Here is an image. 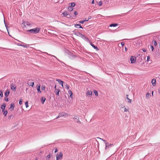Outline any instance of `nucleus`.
<instances>
[{
	"mask_svg": "<svg viewBox=\"0 0 160 160\" xmlns=\"http://www.w3.org/2000/svg\"><path fill=\"white\" fill-rule=\"evenodd\" d=\"M22 24L24 25L23 27V29L27 31V30H28L27 29L28 28H30L31 27L32 25L30 22H24L22 23Z\"/></svg>",
	"mask_w": 160,
	"mask_h": 160,
	"instance_id": "f257e3e1",
	"label": "nucleus"
},
{
	"mask_svg": "<svg viewBox=\"0 0 160 160\" xmlns=\"http://www.w3.org/2000/svg\"><path fill=\"white\" fill-rule=\"evenodd\" d=\"M40 30V28H36L33 29L28 30H27V31L31 33L37 34L39 32Z\"/></svg>",
	"mask_w": 160,
	"mask_h": 160,
	"instance_id": "f03ea898",
	"label": "nucleus"
},
{
	"mask_svg": "<svg viewBox=\"0 0 160 160\" xmlns=\"http://www.w3.org/2000/svg\"><path fill=\"white\" fill-rule=\"evenodd\" d=\"M63 154L62 152H60L59 155H56V160H59L62 158Z\"/></svg>",
	"mask_w": 160,
	"mask_h": 160,
	"instance_id": "7ed1b4c3",
	"label": "nucleus"
},
{
	"mask_svg": "<svg viewBox=\"0 0 160 160\" xmlns=\"http://www.w3.org/2000/svg\"><path fill=\"white\" fill-rule=\"evenodd\" d=\"M105 149L106 150L108 149L109 148L112 147L113 146L112 144H108V142H105Z\"/></svg>",
	"mask_w": 160,
	"mask_h": 160,
	"instance_id": "20e7f679",
	"label": "nucleus"
},
{
	"mask_svg": "<svg viewBox=\"0 0 160 160\" xmlns=\"http://www.w3.org/2000/svg\"><path fill=\"white\" fill-rule=\"evenodd\" d=\"M73 120L74 121L76 122L77 123H81V122H80L79 120V117H78L77 116H75L73 118Z\"/></svg>",
	"mask_w": 160,
	"mask_h": 160,
	"instance_id": "39448f33",
	"label": "nucleus"
},
{
	"mask_svg": "<svg viewBox=\"0 0 160 160\" xmlns=\"http://www.w3.org/2000/svg\"><path fill=\"white\" fill-rule=\"evenodd\" d=\"M11 88L13 91L15 92L16 90V87L13 84H12L10 85Z\"/></svg>",
	"mask_w": 160,
	"mask_h": 160,
	"instance_id": "423d86ee",
	"label": "nucleus"
},
{
	"mask_svg": "<svg viewBox=\"0 0 160 160\" xmlns=\"http://www.w3.org/2000/svg\"><path fill=\"white\" fill-rule=\"evenodd\" d=\"M17 45L18 46H21L23 47L24 48H27L29 47V45L28 44H25L24 43H22V44H21L19 43H17Z\"/></svg>",
	"mask_w": 160,
	"mask_h": 160,
	"instance_id": "0eeeda50",
	"label": "nucleus"
},
{
	"mask_svg": "<svg viewBox=\"0 0 160 160\" xmlns=\"http://www.w3.org/2000/svg\"><path fill=\"white\" fill-rule=\"evenodd\" d=\"M130 60L132 63H134L136 61V58L132 56L130 58Z\"/></svg>",
	"mask_w": 160,
	"mask_h": 160,
	"instance_id": "6e6552de",
	"label": "nucleus"
},
{
	"mask_svg": "<svg viewBox=\"0 0 160 160\" xmlns=\"http://www.w3.org/2000/svg\"><path fill=\"white\" fill-rule=\"evenodd\" d=\"M60 90L59 89H56L54 91V92L56 94L57 96H58L59 95Z\"/></svg>",
	"mask_w": 160,
	"mask_h": 160,
	"instance_id": "1a4fd4ad",
	"label": "nucleus"
},
{
	"mask_svg": "<svg viewBox=\"0 0 160 160\" xmlns=\"http://www.w3.org/2000/svg\"><path fill=\"white\" fill-rule=\"evenodd\" d=\"M56 80L57 81H58V83H59V84H60V85H62V87L63 88V82L60 79H57Z\"/></svg>",
	"mask_w": 160,
	"mask_h": 160,
	"instance_id": "9d476101",
	"label": "nucleus"
},
{
	"mask_svg": "<svg viewBox=\"0 0 160 160\" xmlns=\"http://www.w3.org/2000/svg\"><path fill=\"white\" fill-rule=\"evenodd\" d=\"M60 113V116H61V117H66L68 116V115L67 113H65L64 112H62L61 113Z\"/></svg>",
	"mask_w": 160,
	"mask_h": 160,
	"instance_id": "9b49d317",
	"label": "nucleus"
},
{
	"mask_svg": "<svg viewBox=\"0 0 160 160\" xmlns=\"http://www.w3.org/2000/svg\"><path fill=\"white\" fill-rule=\"evenodd\" d=\"M10 93V90L8 89L6 91V92L5 93V96L6 97H8Z\"/></svg>",
	"mask_w": 160,
	"mask_h": 160,
	"instance_id": "f8f14e48",
	"label": "nucleus"
},
{
	"mask_svg": "<svg viewBox=\"0 0 160 160\" xmlns=\"http://www.w3.org/2000/svg\"><path fill=\"white\" fill-rule=\"evenodd\" d=\"M30 80H28V85L29 86H31L32 87H33V86L34 85V82H29V81Z\"/></svg>",
	"mask_w": 160,
	"mask_h": 160,
	"instance_id": "ddd939ff",
	"label": "nucleus"
},
{
	"mask_svg": "<svg viewBox=\"0 0 160 160\" xmlns=\"http://www.w3.org/2000/svg\"><path fill=\"white\" fill-rule=\"evenodd\" d=\"M6 104L5 103H3L1 107V108L2 110V112L4 111L5 108L6 107Z\"/></svg>",
	"mask_w": 160,
	"mask_h": 160,
	"instance_id": "4468645a",
	"label": "nucleus"
},
{
	"mask_svg": "<svg viewBox=\"0 0 160 160\" xmlns=\"http://www.w3.org/2000/svg\"><path fill=\"white\" fill-rule=\"evenodd\" d=\"M75 27L78 28H83L81 26L80 24H76L75 25Z\"/></svg>",
	"mask_w": 160,
	"mask_h": 160,
	"instance_id": "2eb2a0df",
	"label": "nucleus"
},
{
	"mask_svg": "<svg viewBox=\"0 0 160 160\" xmlns=\"http://www.w3.org/2000/svg\"><path fill=\"white\" fill-rule=\"evenodd\" d=\"M152 85L153 86H154L156 85V79H153L152 80Z\"/></svg>",
	"mask_w": 160,
	"mask_h": 160,
	"instance_id": "dca6fc26",
	"label": "nucleus"
},
{
	"mask_svg": "<svg viewBox=\"0 0 160 160\" xmlns=\"http://www.w3.org/2000/svg\"><path fill=\"white\" fill-rule=\"evenodd\" d=\"M63 17H67L68 15V13L67 11H64L62 13Z\"/></svg>",
	"mask_w": 160,
	"mask_h": 160,
	"instance_id": "f3484780",
	"label": "nucleus"
},
{
	"mask_svg": "<svg viewBox=\"0 0 160 160\" xmlns=\"http://www.w3.org/2000/svg\"><path fill=\"white\" fill-rule=\"evenodd\" d=\"M14 103H12L11 104V106L10 107V109L11 110V111H12L14 110Z\"/></svg>",
	"mask_w": 160,
	"mask_h": 160,
	"instance_id": "a211bd4d",
	"label": "nucleus"
},
{
	"mask_svg": "<svg viewBox=\"0 0 160 160\" xmlns=\"http://www.w3.org/2000/svg\"><path fill=\"white\" fill-rule=\"evenodd\" d=\"M78 34H79L78 35L80 37H82L83 39L86 38V37H85V36L84 35H82V34L80 33H79Z\"/></svg>",
	"mask_w": 160,
	"mask_h": 160,
	"instance_id": "6ab92c4d",
	"label": "nucleus"
},
{
	"mask_svg": "<svg viewBox=\"0 0 160 160\" xmlns=\"http://www.w3.org/2000/svg\"><path fill=\"white\" fill-rule=\"evenodd\" d=\"M90 44L91 45V46H92V47H93V48H94L96 49L97 50H99V49L98 48V47L97 46H96L94 45H93L92 42H90Z\"/></svg>",
	"mask_w": 160,
	"mask_h": 160,
	"instance_id": "aec40b11",
	"label": "nucleus"
},
{
	"mask_svg": "<svg viewBox=\"0 0 160 160\" xmlns=\"http://www.w3.org/2000/svg\"><path fill=\"white\" fill-rule=\"evenodd\" d=\"M68 93L70 95V97H71V98H72L73 93L71 91V90H69L68 91Z\"/></svg>",
	"mask_w": 160,
	"mask_h": 160,
	"instance_id": "412c9836",
	"label": "nucleus"
},
{
	"mask_svg": "<svg viewBox=\"0 0 160 160\" xmlns=\"http://www.w3.org/2000/svg\"><path fill=\"white\" fill-rule=\"evenodd\" d=\"M42 102V104H44V102L46 100V98H44L43 97H42L41 98Z\"/></svg>",
	"mask_w": 160,
	"mask_h": 160,
	"instance_id": "4be33fe9",
	"label": "nucleus"
},
{
	"mask_svg": "<svg viewBox=\"0 0 160 160\" xmlns=\"http://www.w3.org/2000/svg\"><path fill=\"white\" fill-rule=\"evenodd\" d=\"M118 25V24L117 23H113L111 24L109 26L110 27H115L117 26Z\"/></svg>",
	"mask_w": 160,
	"mask_h": 160,
	"instance_id": "5701e85b",
	"label": "nucleus"
},
{
	"mask_svg": "<svg viewBox=\"0 0 160 160\" xmlns=\"http://www.w3.org/2000/svg\"><path fill=\"white\" fill-rule=\"evenodd\" d=\"M92 92L91 91L88 90L87 91V95H92Z\"/></svg>",
	"mask_w": 160,
	"mask_h": 160,
	"instance_id": "b1692460",
	"label": "nucleus"
},
{
	"mask_svg": "<svg viewBox=\"0 0 160 160\" xmlns=\"http://www.w3.org/2000/svg\"><path fill=\"white\" fill-rule=\"evenodd\" d=\"M75 5V4L74 2H72V3H70V4H69V6L70 7H74Z\"/></svg>",
	"mask_w": 160,
	"mask_h": 160,
	"instance_id": "393cba45",
	"label": "nucleus"
},
{
	"mask_svg": "<svg viewBox=\"0 0 160 160\" xmlns=\"http://www.w3.org/2000/svg\"><path fill=\"white\" fill-rule=\"evenodd\" d=\"M37 91L38 92L40 93L41 92V91L40 90V86L39 85L38 86L37 88Z\"/></svg>",
	"mask_w": 160,
	"mask_h": 160,
	"instance_id": "a878e982",
	"label": "nucleus"
},
{
	"mask_svg": "<svg viewBox=\"0 0 160 160\" xmlns=\"http://www.w3.org/2000/svg\"><path fill=\"white\" fill-rule=\"evenodd\" d=\"M151 97V95L149 93H147L146 95V98H149Z\"/></svg>",
	"mask_w": 160,
	"mask_h": 160,
	"instance_id": "bb28decb",
	"label": "nucleus"
},
{
	"mask_svg": "<svg viewBox=\"0 0 160 160\" xmlns=\"http://www.w3.org/2000/svg\"><path fill=\"white\" fill-rule=\"evenodd\" d=\"M3 112V115L5 116H6L7 114L8 113V111L7 110L4 111H2Z\"/></svg>",
	"mask_w": 160,
	"mask_h": 160,
	"instance_id": "cd10ccee",
	"label": "nucleus"
},
{
	"mask_svg": "<svg viewBox=\"0 0 160 160\" xmlns=\"http://www.w3.org/2000/svg\"><path fill=\"white\" fill-rule=\"evenodd\" d=\"M93 93H94L95 94V95L96 96H98V92L96 91V90H94L93 91Z\"/></svg>",
	"mask_w": 160,
	"mask_h": 160,
	"instance_id": "c85d7f7f",
	"label": "nucleus"
},
{
	"mask_svg": "<svg viewBox=\"0 0 160 160\" xmlns=\"http://www.w3.org/2000/svg\"><path fill=\"white\" fill-rule=\"evenodd\" d=\"M128 95H126V96H127V99L128 100V102L129 103H131V100L130 99H129L128 97Z\"/></svg>",
	"mask_w": 160,
	"mask_h": 160,
	"instance_id": "c756f323",
	"label": "nucleus"
},
{
	"mask_svg": "<svg viewBox=\"0 0 160 160\" xmlns=\"http://www.w3.org/2000/svg\"><path fill=\"white\" fill-rule=\"evenodd\" d=\"M25 105L26 106V108H27L28 107V102L26 101L25 102Z\"/></svg>",
	"mask_w": 160,
	"mask_h": 160,
	"instance_id": "7c9ffc66",
	"label": "nucleus"
},
{
	"mask_svg": "<svg viewBox=\"0 0 160 160\" xmlns=\"http://www.w3.org/2000/svg\"><path fill=\"white\" fill-rule=\"evenodd\" d=\"M68 9L70 11H72L73 10V8L72 7H70L69 6V7L68 8Z\"/></svg>",
	"mask_w": 160,
	"mask_h": 160,
	"instance_id": "2f4dec72",
	"label": "nucleus"
},
{
	"mask_svg": "<svg viewBox=\"0 0 160 160\" xmlns=\"http://www.w3.org/2000/svg\"><path fill=\"white\" fill-rule=\"evenodd\" d=\"M45 86L42 85L41 87V89L42 90H45Z\"/></svg>",
	"mask_w": 160,
	"mask_h": 160,
	"instance_id": "473e14b6",
	"label": "nucleus"
},
{
	"mask_svg": "<svg viewBox=\"0 0 160 160\" xmlns=\"http://www.w3.org/2000/svg\"><path fill=\"white\" fill-rule=\"evenodd\" d=\"M65 86L66 87V88L68 89L69 88V86L67 84H66L65 85Z\"/></svg>",
	"mask_w": 160,
	"mask_h": 160,
	"instance_id": "72a5a7b5",
	"label": "nucleus"
},
{
	"mask_svg": "<svg viewBox=\"0 0 160 160\" xmlns=\"http://www.w3.org/2000/svg\"><path fill=\"white\" fill-rule=\"evenodd\" d=\"M51 158V155L49 154V155H48L47 157H46V159H49L50 158Z\"/></svg>",
	"mask_w": 160,
	"mask_h": 160,
	"instance_id": "f704fd0d",
	"label": "nucleus"
},
{
	"mask_svg": "<svg viewBox=\"0 0 160 160\" xmlns=\"http://www.w3.org/2000/svg\"><path fill=\"white\" fill-rule=\"evenodd\" d=\"M128 111V108L127 109L126 108H125L124 109V112H127Z\"/></svg>",
	"mask_w": 160,
	"mask_h": 160,
	"instance_id": "c9c22d12",
	"label": "nucleus"
},
{
	"mask_svg": "<svg viewBox=\"0 0 160 160\" xmlns=\"http://www.w3.org/2000/svg\"><path fill=\"white\" fill-rule=\"evenodd\" d=\"M98 5H99V6H101L102 4V2L101 1H99L98 3Z\"/></svg>",
	"mask_w": 160,
	"mask_h": 160,
	"instance_id": "e433bc0d",
	"label": "nucleus"
},
{
	"mask_svg": "<svg viewBox=\"0 0 160 160\" xmlns=\"http://www.w3.org/2000/svg\"><path fill=\"white\" fill-rule=\"evenodd\" d=\"M0 96L2 97L3 96V93L2 92V91H0Z\"/></svg>",
	"mask_w": 160,
	"mask_h": 160,
	"instance_id": "4c0bfd02",
	"label": "nucleus"
},
{
	"mask_svg": "<svg viewBox=\"0 0 160 160\" xmlns=\"http://www.w3.org/2000/svg\"><path fill=\"white\" fill-rule=\"evenodd\" d=\"M19 104L20 105H21L22 104V99H21L19 102Z\"/></svg>",
	"mask_w": 160,
	"mask_h": 160,
	"instance_id": "58836bf2",
	"label": "nucleus"
},
{
	"mask_svg": "<svg viewBox=\"0 0 160 160\" xmlns=\"http://www.w3.org/2000/svg\"><path fill=\"white\" fill-rule=\"evenodd\" d=\"M150 48H151L152 49V51H153V50L154 49V47L152 45H151L150 46Z\"/></svg>",
	"mask_w": 160,
	"mask_h": 160,
	"instance_id": "ea45409f",
	"label": "nucleus"
},
{
	"mask_svg": "<svg viewBox=\"0 0 160 160\" xmlns=\"http://www.w3.org/2000/svg\"><path fill=\"white\" fill-rule=\"evenodd\" d=\"M153 44L155 46H156L157 45V43L156 41H154L153 42Z\"/></svg>",
	"mask_w": 160,
	"mask_h": 160,
	"instance_id": "a19ab883",
	"label": "nucleus"
},
{
	"mask_svg": "<svg viewBox=\"0 0 160 160\" xmlns=\"http://www.w3.org/2000/svg\"><path fill=\"white\" fill-rule=\"evenodd\" d=\"M79 22L80 23H83L84 22V20H81V21H80Z\"/></svg>",
	"mask_w": 160,
	"mask_h": 160,
	"instance_id": "79ce46f5",
	"label": "nucleus"
},
{
	"mask_svg": "<svg viewBox=\"0 0 160 160\" xmlns=\"http://www.w3.org/2000/svg\"><path fill=\"white\" fill-rule=\"evenodd\" d=\"M150 58L149 56H147V61H149Z\"/></svg>",
	"mask_w": 160,
	"mask_h": 160,
	"instance_id": "37998d69",
	"label": "nucleus"
},
{
	"mask_svg": "<svg viewBox=\"0 0 160 160\" xmlns=\"http://www.w3.org/2000/svg\"><path fill=\"white\" fill-rule=\"evenodd\" d=\"M74 14H75V15H77V14H78V13L77 11H75L74 12Z\"/></svg>",
	"mask_w": 160,
	"mask_h": 160,
	"instance_id": "c03bdc74",
	"label": "nucleus"
},
{
	"mask_svg": "<svg viewBox=\"0 0 160 160\" xmlns=\"http://www.w3.org/2000/svg\"><path fill=\"white\" fill-rule=\"evenodd\" d=\"M61 117L60 116V113L59 114V115L56 118V119H58V118H60Z\"/></svg>",
	"mask_w": 160,
	"mask_h": 160,
	"instance_id": "a18cd8bd",
	"label": "nucleus"
},
{
	"mask_svg": "<svg viewBox=\"0 0 160 160\" xmlns=\"http://www.w3.org/2000/svg\"><path fill=\"white\" fill-rule=\"evenodd\" d=\"M142 50L144 52H146V50L145 49V48H143L142 49Z\"/></svg>",
	"mask_w": 160,
	"mask_h": 160,
	"instance_id": "49530a36",
	"label": "nucleus"
},
{
	"mask_svg": "<svg viewBox=\"0 0 160 160\" xmlns=\"http://www.w3.org/2000/svg\"><path fill=\"white\" fill-rule=\"evenodd\" d=\"M100 139H101V140H102V141L104 142H105V143L106 142V141L105 140H104L103 139V138H99Z\"/></svg>",
	"mask_w": 160,
	"mask_h": 160,
	"instance_id": "de8ad7c7",
	"label": "nucleus"
},
{
	"mask_svg": "<svg viewBox=\"0 0 160 160\" xmlns=\"http://www.w3.org/2000/svg\"><path fill=\"white\" fill-rule=\"evenodd\" d=\"M124 43L122 42L121 43V45H122V47L124 45Z\"/></svg>",
	"mask_w": 160,
	"mask_h": 160,
	"instance_id": "09e8293b",
	"label": "nucleus"
},
{
	"mask_svg": "<svg viewBox=\"0 0 160 160\" xmlns=\"http://www.w3.org/2000/svg\"><path fill=\"white\" fill-rule=\"evenodd\" d=\"M58 149L57 148H56L55 151V152L56 153L58 152Z\"/></svg>",
	"mask_w": 160,
	"mask_h": 160,
	"instance_id": "8fccbe9b",
	"label": "nucleus"
},
{
	"mask_svg": "<svg viewBox=\"0 0 160 160\" xmlns=\"http://www.w3.org/2000/svg\"><path fill=\"white\" fill-rule=\"evenodd\" d=\"M67 17H68V18H71V16H70V15H69V14H68V16H67Z\"/></svg>",
	"mask_w": 160,
	"mask_h": 160,
	"instance_id": "3c124183",
	"label": "nucleus"
},
{
	"mask_svg": "<svg viewBox=\"0 0 160 160\" xmlns=\"http://www.w3.org/2000/svg\"><path fill=\"white\" fill-rule=\"evenodd\" d=\"M4 22L5 24V26H6V28H7V30L8 31V29H7V25H6V23H5V20L4 21Z\"/></svg>",
	"mask_w": 160,
	"mask_h": 160,
	"instance_id": "603ef678",
	"label": "nucleus"
},
{
	"mask_svg": "<svg viewBox=\"0 0 160 160\" xmlns=\"http://www.w3.org/2000/svg\"><path fill=\"white\" fill-rule=\"evenodd\" d=\"M92 4H93L94 3V0H92Z\"/></svg>",
	"mask_w": 160,
	"mask_h": 160,
	"instance_id": "864d4df0",
	"label": "nucleus"
},
{
	"mask_svg": "<svg viewBox=\"0 0 160 160\" xmlns=\"http://www.w3.org/2000/svg\"><path fill=\"white\" fill-rule=\"evenodd\" d=\"M88 20H89V19H85V20H84V22H85L88 21Z\"/></svg>",
	"mask_w": 160,
	"mask_h": 160,
	"instance_id": "5fc2aeb1",
	"label": "nucleus"
},
{
	"mask_svg": "<svg viewBox=\"0 0 160 160\" xmlns=\"http://www.w3.org/2000/svg\"><path fill=\"white\" fill-rule=\"evenodd\" d=\"M5 101H6L7 102H8V98L5 99Z\"/></svg>",
	"mask_w": 160,
	"mask_h": 160,
	"instance_id": "6e6d98bb",
	"label": "nucleus"
},
{
	"mask_svg": "<svg viewBox=\"0 0 160 160\" xmlns=\"http://www.w3.org/2000/svg\"><path fill=\"white\" fill-rule=\"evenodd\" d=\"M54 88L55 89V90H56V89H57L58 88H56V85H55V86L54 87Z\"/></svg>",
	"mask_w": 160,
	"mask_h": 160,
	"instance_id": "4d7b16f0",
	"label": "nucleus"
},
{
	"mask_svg": "<svg viewBox=\"0 0 160 160\" xmlns=\"http://www.w3.org/2000/svg\"><path fill=\"white\" fill-rule=\"evenodd\" d=\"M122 40H129V39H122Z\"/></svg>",
	"mask_w": 160,
	"mask_h": 160,
	"instance_id": "13d9d810",
	"label": "nucleus"
},
{
	"mask_svg": "<svg viewBox=\"0 0 160 160\" xmlns=\"http://www.w3.org/2000/svg\"><path fill=\"white\" fill-rule=\"evenodd\" d=\"M91 18V16H89V18H88V19H89Z\"/></svg>",
	"mask_w": 160,
	"mask_h": 160,
	"instance_id": "bf43d9fd",
	"label": "nucleus"
},
{
	"mask_svg": "<svg viewBox=\"0 0 160 160\" xmlns=\"http://www.w3.org/2000/svg\"><path fill=\"white\" fill-rule=\"evenodd\" d=\"M127 48H126V47H125V50L126 51H127Z\"/></svg>",
	"mask_w": 160,
	"mask_h": 160,
	"instance_id": "052dcab7",
	"label": "nucleus"
},
{
	"mask_svg": "<svg viewBox=\"0 0 160 160\" xmlns=\"http://www.w3.org/2000/svg\"><path fill=\"white\" fill-rule=\"evenodd\" d=\"M153 91H152V96L153 95Z\"/></svg>",
	"mask_w": 160,
	"mask_h": 160,
	"instance_id": "680f3d73",
	"label": "nucleus"
},
{
	"mask_svg": "<svg viewBox=\"0 0 160 160\" xmlns=\"http://www.w3.org/2000/svg\"><path fill=\"white\" fill-rule=\"evenodd\" d=\"M159 47H160V44H159Z\"/></svg>",
	"mask_w": 160,
	"mask_h": 160,
	"instance_id": "e2e57ef3",
	"label": "nucleus"
},
{
	"mask_svg": "<svg viewBox=\"0 0 160 160\" xmlns=\"http://www.w3.org/2000/svg\"><path fill=\"white\" fill-rule=\"evenodd\" d=\"M137 38H135V39H137Z\"/></svg>",
	"mask_w": 160,
	"mask_h": 160,
	"instance_id": "0e129e2a",
	"label": "nucleus"
}]
</instances>
